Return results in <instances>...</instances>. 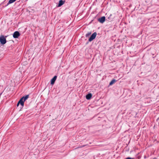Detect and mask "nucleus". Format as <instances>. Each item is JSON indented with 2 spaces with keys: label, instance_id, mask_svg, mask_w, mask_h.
Here are the masks:
<instances>
[{
  "label": "nucleus",
  "instance_id": "1",
  "mask_svg": "<svg viewBox=\"0 0 159 159\" xmlns=\"http://www.w3.org/2000/svg\"><path fill=\"white\" fill-rule=\"evenodd\" d=\"M29 95H27L22 97L17 103V106H18L19 104H20L21 106L23 107L24 102L29 98Z\"/></svg>",
  "mask_w": 159,
  "mask_h": 159
},
{
  "label": "nucleus",
  "instance_id": "2",
  "mask_svg": "<svg viewBox=\"0 0 159 159\" xmlns=\"http://www.w3.org/2000/svg\"><path fill=\"white\" fill-rule=\"evenodd\" d=\"M0 42L1 44L3 45L7 42L6 39L3 35H1L0 37Z\"/></svg>",
  "mask_w": 159,
  "mask_h": 159
},
{
  "label": "nucleus",
  "instance_id": "3",
  "mask_svg": "<svg viewBox=\"0 0 159 159\" xmlns=\"http://www.w3.org/2000/svg\"><path fill=\"white\" fill-rule=\"evenodd\" d=\"M97 35V33L96 32H95L93 33L92 35H91L90 37L89 38V42H91L94 39L96 36Z\"/></svg>",
  "mask_w": 159,
  "mask_h": 159
},
{
  "label": "nucleus",
  "instance_id": "4",
  "mask_svg": "<svg viewBox=\"0 0 159 159\" xmlns=\"http://www.w3.org/2000/svg\"><path fill=\"white\" fill-rule=\"evenodd\" d=\"M20 33L17 31L15 32L13 34V37L14 38H18L20 36Z\"/></svg>",
  "mask_w": 159,
  "mask_h": 159
},
{
  "label": "nucleus",
  "instance_id": "5",
  "mask_svg": "<svg viewBox=\"0 0 159 159\" xmlns=\"http://www.w3.org/2000/svg\"><path fill=\"white\" fill-rule=\"evenodd\" d=\"M98 21L101 23H103L105 20V17L104 16L99 18L98 20Z\"/></svg>",
  "mask_w": 159,
  "mask_h": 159
},
{
  "label": "nucleus",
  "instance_id": "6",
  "mask_svg": "<svg viewBox=\"0 0 159 159\" xmlns=\"http://www.w3.org/2000/svg\"><path fill=\"white\" fill-rule=\"evenodd\" d=\"M57 76L55 75L53 77L51 80V85H53L54 84L55 82L57 79Z\"/></svg>",
  "mask_w": 159,
  "mask_h": 159
},
{
  "label": "nucleus",
  "instance_id": "7",
  "mask_svg": "<svg viewBox=\"0 0 159 159\" xmlns=\"http://www.w3.org/2000/svg\"><path fill=\"white\" fill-rule=\"evenodd\" d=\"M65 1H63L62 0H60L59 1V3L58 5V7H60L63 5L65 2Z\"/></svg>",
  "mask_w": 159,
  "mask_h": 159
},
{
  "label": "nucleus",
  "instance_id": "8",
  "mask_svg": "<svg viewBox=\"0 0 159 159\" xmlns=\"http://www.w3.org/2000/svg\"><path fill=\"white\" fill-rule=\"evenodd\" d=\"M92 96V95L91 93H89L86 96V98L88 100L91 99Z\"/></svg>",
  "mask_w": 159,
  "mask_h": 159
},
{
  "label": "nucleus",
  "instance_id": "9",
  "mask_svg": "<svg viewBox=\"0 0 159 159\" xmlns=\"http://www.w3.org/2000/svg\"><path fill=\"white\" fill-rule=\"evenodd\" d=\"M16 0H9L6 6L15 2Z\"/></svg>",
  "mask_w": 159,
  "mask_h": 159
},
{
  "label": "nucleus",
  "instance_id": "10",
  "mask_svg": "<svg viewBox=\"0 0 159 159\" xmlns=\"http://www.w3.org/2000/svg\"><path fill=\"white\" fill-rule=\"evenodd\" d=\"M116 80L115 79L112 80L109 83L110 85H112L114 83H115L116 82Z\"/></svg>",
  "mask_w": 159,
  "mask_h": 159
},
{
  "label": "nucleus",
  "instance_id": "11",
  "mask_svg": "<svg viewBox=\"0 0 159 159\" xmlns=\"http://www.w3.org/2000/svg\"><path fill=\"white\" fill-rule=\"evenodd\" d=\"M112 16V14H110V16L108 17L107 19H108V20H111L112 18H111V16Z\"/></svg>",
  "mask_w": 159,
  "mask_h": 159
},
{
  "label": "nucleus",
  "instance_id": "12",
  "mask_svg": "<svg viewBox=\"0 0 159 159\" xmlns=\"http://www.w3.org/2000/svg\"><path fill=\"white\" fill-rule=\"evenodd\" d=\"M91 32H89L87 33L86 34V37H88L91 34Z\"/></svg>",
  "mask_w": 159,
  "mask_h": 159
},
{
  "label": "nucleus",
  "instance_id": "13",
  "mask_svg": "<svg viewBox=\"0 0 159 159\" xmlns=\"http://www.w3.org/2000/svg\"><path fill=\"white\" fill-rule=\"evenodd\" d=\"M125 159H134V158H132L131 157H128L126 158Z\"/></svg>",
  "mask_w": 159,
  "mask_h": 159
},
{
  "label": "nucleus",
  "instance_id": "14",
  "mask_svg": "<svg viewBox=\"0 0 159 159\" xmlns=\"http://www.w3.org/2000/svg\"><path fill=\"white\" fill-rule=\"evenodd\" d=\"M141 158V157L140 156H139L138 157V159H139Z\"/></svg>",
  "mask_w": 159,
  "mask_h": 159
},
{
  "label": "nucleus",
  "instance_id": "15",
  "mask_svg": "<svg viewBox=\"0 0 159 159\" xmlns=\"http://www.w3.org/2000/svg\"><path fill=\"white\" fill-rule=\"evenodd\" d=\"M86 146V145H83L81 147H83L85 146Z\"/></svg>",
  "mask_w": 159,
  "mask_h": 159
},
{
  "label": "nucleus",
  "instance_id": "16",
  "mask_svg": "<svg viewBox=\"0 0 159 159\" xmlns=\"http://www.w3.org/2000/svg\"><path fill=\"white\" fill-rule=\"evenodd\" d=\"M159 119V118H158L157 119V120H158Z\"/></svg>",
  "mask_w": 159,
  "mask_h": 159
},
{
  "label": "nucleus",
  "instance_id": "17",
  "mask_svg": "<svg viewBox=\"0 0 159 159\" xmlns=\"http://www.w3.org/2000/svg\"><path fill=\"white\" fill-rule=\"evenodd\" d=\"M156 159V158H154V159Z\"/></svg>",
  "mask_w": 159,
  "mask_h": 159
}]
</instances>
